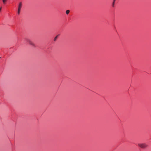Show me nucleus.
<instances>
[{"label":"nucleus","mask_w":151,"mask_h":151,"mask_svg":"<svg viewBox=\"0 0 151 151\" xmlns=\"http://www.w3.org/2000/svg\"><path fill=\"white\" fill-rule=\"evenodd\" d=\"M24 41L26 43H29L30 45H32L33 47H35V44L32 42V41L29 39L28 38H25L24 39Z\"/></svg>","instance_id":"f257e3e1"},{"label":"nucleus","mask_w":151,"mask_h":151,"mask_svg":"<svg viewBox=\"0 0 151 151\" xmlns=\"http://www.w3.org/2000/svg\"><path fill=\"white\" fill-rule=\"evenodd\" d=\"M138 146L143 148H145L147 146V145L145 143L139 144Z\"/></svg>","instance_id":"f03ea898"},{"label":"nucleus","mask_w":151,"mask_h":151,"mask_svg":"<svg viewBox=\"0 0 151 151\" xmlns=\"http://www.w3.org/2000/svg\"><path fill=\"white\" fill-rule=\"evenodd\" d=\"M22 6V3L21 2H20L19 4V5H18V12L17 13L18 14H20V11L21 9V8Z\"/></svg>","instance_id":"7ed1b4c3"},{"label":"nucleus","mask_w":151,"mask_h":151,"mask_svg":"<svg viewBox=\"0 0 151 151\" xmlns=\"http://www.w3.org/2000/svg\"><path fill=\"white\" fill-rule=\"evenodd\" d=\"M59 35H57V36H56V37L54 38V41H55L57 39V38H58V37Z\"/></svg>","instance_id":"20e7f679"},{"label":"nucleus","mask_w":151,"mask_h":151,"mask_svg":"<svg viewBox=\"0 0 151 151\" xmlns=\"http://www.w3.org/2000/svg\"><path fill=\"white\" fill-rule=\"evenodd\" d=\"M115 1V0H114V1H113V3H112V6L113 7H114Z\"/></svg>","instance_id":"39448f33"},{"label":"nucleus","mask_w":151,"mask_h":151,"mask_svg":"<svg viewBox=\"0 0 151 151\" xmlns=\"http://www.w3.org/2000/svg\"><path fill=\"white\" fill-rule=\"evenodd\" d=\"M70 12V11L68 10H67L66 11V13L67 14H68Z\"/></svg>","instance_id":"423d86ee"},{"label":"nucleus","mask_w":151,"mask_h":151,"mask_svg":"<svg viewBox=\"0 0 151 151\" xmlns=\"http://www.w3.org/2000/svg\"><path fill=\"white\" fill-rule=\"evenodd\" d=\"M3 2H5V0H3Z\"/></svg>","instance_id":"0eeeda50"}]
</instances>
